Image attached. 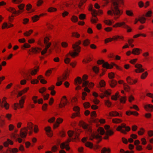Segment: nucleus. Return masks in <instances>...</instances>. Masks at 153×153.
<instances>
[{"label": "nucleus", "mask_w": 153, "mask_h": 153, "mask_svg": "<svg viewBox=\"0 0 153 153\" xmlns=\"http://www.w3.org/2000/svg\"><path fill=\"white\" fill-rule=\"evenodd\" d=\"M112 5L111 10L107 11V14L112 16H114V19L116 20L123 13V11L119 8V4H123V1L122 0H112Z\"/></svg>", "instance_id": "obj_1"}, {"label": "nucleus", "mask_w": 153, "mask_h": 153, "mask_svg": "<svg viewBox=\"0 0 153 153\" xmlns=\"http://www.w3.org/2000/svg\"><path fill=\"white\" fill-rule=\"evenodd\" d=\"M27 131L28 129L27 128L24 127L21 129L20 131V135L13 133L11 134V136L16 140L18 141L19 143H21L22 141V140L19 137L20 136L22 138L26 137L27 134Z\"/></svg>", "instance_id": "obj_2"}, {"label": "nucleus", "mask_w": 153, "mask_h": 153, "mask_svg": "<svg viewBox=\"0 0 153 153\" xmlns=\"http://www.w3.org/2000/svg\"><path fill=\"white\" fill-rule=\"evenodd\" d=\"M81 42L79 40L76 42L75 44L72 45V48L73 51L69 52V54L72 57L74 58L76 56L78 55L80 51L81 47L79 46L81 44Z\"/></svg>", "instance_id": "obj_3"}, {"label": "nucleus", "mask_w": 153, "mask_h": 153, "mask_svg": "<svg viewBox=\"0 0 153 153\" xmlns=\"http://www.w3.org/2000/svg\"><path fill=\"white\" fill-rule=\"evenodd\" d=\"M97 64H103L102 67L104 68L107 69L111 68L113 66H115L116 68L120 70H121V69L117 65L114 63H112L111 65H110L107 62H105L103 60H99L97 61Z\"/></svg>", "instance_id": "obj_4"}, {"label": "nucleus", "mask_w": 153, "mask_h": 153, "mask_svg": "<svg viewBox=\"0 0 153 153\" xmlns=\"http://www.w3.org/2000/svg\"><path fill=\"white\" fill-rule=\"evenodd\" d=\"M25 4H21L18 6V8L20 10H21V11H20L19 10L16 11L14 8L12 7L9 8L8 9V10L10 12H11L12 13L15 14H19L20 12H22V11L23 10L24 8L25 7Z\"/></svg>", "instance_id": "obj_5"}, {"label": "nucleus", "mask_w": 153, "mask_h": 153, "mask_svg": "<svg viewBox=\"0 0 153 153\" xmlns=\"http://www.w3.org/2000/svg\"><path fill=\"white\" fill-rule=\"evenodd\" d=\"M122 128H125L126 130L127 131H129L130 129V128L129 126H126V125L124 124H122L121 126H119L117 128V130L119 131H121V132L124 134H126V132L124 130L122 129Z\"/></svg>", "instance_id": "obj_6"}, {"label": "nucleus", "mask_w": 153, "mask_h": 153, "mask_svg": "<svg viewBox=\"0 0 153 153\" xmlns=\"http://www.w3.org/2000/svg\"><path fill=\"white\" fill-rule=\"evenodd\" d=\"M49 39V38L48 37H45L44 39V42L46 45V47L44 50L41 52L42 55H44L46 53L48 49L49 48L51 44L50 42H48Z\"/></svg>", "instance_id": "obj_7"}, {"label": "nucleus", "mask_w": 153, "mask_h": 153, "mask_svg": "<svg viewBox=\"0 0 153 153\" xmlns=\"http://www.w3.org/2000/svg\"><path fill=\"white\" fill-rule=\"evenodd\" d=\"M25 97H22L21 98V99L19 101V103H15L14 104V108L15 110H16L17 108L19 107L22 108L23 107V104L24 102V100Z\"/></svg>", "instance_id": "obj_8"}, {"label": "nucleus", "mask_w": 153, "mask_h": 153, "mask_svg": "<svg viewBox=\"0 0 153 153\" xmlns=\"http://www.w3.org/2000/svg\"><path fill=\"white\" fill-rule=\"evenodd\" d=\"M116 25H118L117 26L118 27L122 26L123 27L127 29V32H130L131 31V28L129 26L126 25L124 22L117 23L115 25H114L113 27H115Z\"/></svg>", "instance_id": "obj_9"}, {"label": "nucleus", "mask_w": 153, "mask_h": 153, "mask_svg": "<svg viewBox=\"0 0 153 153\" xmlns=\"http://www.w3.org/2000/svg\"><path fill=\"white\" fill-rule=\"evenodd\" d=\"M68 134L69 136L70 137H71L72 136H74V137H73V139H76L78 138V137L79 135V134L77 132H74L72 131H70L68 132Z\"/></svg>", "instance_id": "obj_10"}, {"label": "nucleus", "mask_w": 153, "mask_h": 153, "mask_svg": "<svg viewBox=\"0 0 153 153\" xmlns=\"http://www.w3.org/2000/svg\"><path fill=\"white\" fill-rule=\"evenodd\" d=\"M135 67L137 68L135 70V71L137 73L142 72L144 71V69L142 68V65L140 64H137L135 65Z\"/></svg>", "instance_id": "obj_11"}, {"label": "nucleus", "mask_w": 153, "mask_h": 153, "mask_svg": "<svg viewBox=\"0 0 153 153\" xmlns=\"http://www.w3.org/2000/svg\"><path fill=\"white\" fill-rule=\"evenodd\" d=\"M81 125L84 129H86L89 131H91L90 127L88 124L85 123L84 122H81Z\"/></svg>", "instance_id": "obj_12"}, {"label": "nucleus", "mask_w": 153, "mask_h": 153, "mask_svg": "<svg viewBox=\"0 0 153 153\" xmlns=\"http://www.w3.org/2000/svg\"><path fill=\"white\" fill-rule=\"evenodd\" d=\"M144 108L147 111H153V105L151 104H148L145 105Z\"/></svg>", "instance_id": "obj_13"}, {"label": "nucleus", "mask_w": 153, "mask_h": 153, "mask_svg": "<svg viewBox=\"0 0 153 153\" xmlns=\"http://www.w3.org/2000/svg\"><path fill=\"white\" fill-rule=\"evenodd\" d=\"M94 138H95L97 139H100V140H101L102 137L98 134H92L91 135L90 139L92 140Z\"/></svg>", "instance_id": "obj_14"}, {"label": "nucleus", "mask_w": 153, "mask_h": 153, "mask_svg": "<svg viewBox=\"0 0 153 153\" xmlns=\"http://www.w3.org/2000/svg\"><path fill=\"white\" fill-rule=\"evenodd\" d=\"M63 121V120L60 118H58L56 122L53 124L54 128H56L59 126V124L61 123Z\"/></svg>", "instance_id": "obj_15"}, {"label": "nucleus", "mask_w": 153, "mask_h": 153, "mask_svg": "<svg viewBox=\"0 0 153 153\" xmlns=\"http://www.w3.org/2000/svg\"><path fill=\"white\" fill-rule=\"evenodd\" d=\"M45 130L46 132H47V135L50 137H51L53 135V133L51 132V130L50 127L48 126L45 128Z\"/></svg>", "instance_id": "obj_16"}, {"label": "nucleus", "mask_w": 153, "mask_h": 153, "mask_svg": "<svg viewBox=\"0 0 153 153\" xmlns=\"http://www.w3.org/2000/svg\"><path fill=\"white\" fill-rule=\"evenodd\" d=\"M91 14L93 16L96 17V19L91 18V22L93 23H95L98 21V19L96 17V15H97L98 13L97 12V13H94L92 12Z\"/></svg>", "instance_id": "obj_17"}, {"label": "nucleus", "mask_w": 153, "mask_h": 153, "mask_svg": "<svg viewBox=\"0 0 153 153\" xmlns=\"http://www.w3.org/2000/svg\"><path fill=\"white\" fill-rule=\"evenodd\" d=\"M142 50L138 48H134L132 50V53L135 55H138L140 53Z\"/></svg>", "instance_id": "obj_18"}, {"label": "nucleus", "mask_w": 153, "mask_h": 153, "mask_svg": "<svg viewBox=\"0 0 153 153\" xmlns=\"http://www.w3.org/2000/svg\"><path fill=\"white\" fill-rule=\"evenodd\" d=\"M109 115L111 116L115 117L117 116H121V114H119L118 112L114 111H112L109 113Z\"/></svg>", "instance_id": "obj_19"}, {"label": "nucleus", "mask_w": 153, "mask_h": 153, "mask_svg": "<svg viewBox=\"0 0 153 153\" xmlns=\"http://www.w3.org/2000/svg\"><path fill=\"white\" fill-rule=\"evenodd\" d=\"M83 80L79 77H77L76 79H75V84L77 85L78 84H80L82 83Z\"/></svg>", "instance_id": "obj_20"}, {"label": "nucleus", "mask_w": 153, "mask_h": 153, "mask_svg": "<svg viewBox=\"0 0 153 153\" xmlns=\"http://www.w3.org/2000/svg\"><path fill=\"white\" fill-rule=\"evenodd\" d=\"M41 49L40 48H32L31 50H29V51L32 52L33 53H36L39 52L41 51Z\"/></svg>", "instance_id": "obj_21"}, {"label": "nucleus", "mask_w": 153, "mask_h": 153, "mask_svg": "<svg viewBox=\"0 0 153 153\" xmlns=\"http://www.w3.org/2000/svg\"><path fill=\"white\" fill-rule=\"evenodd\" d=\"M33 124L30 122L28 123H27V127L28 129L30 130H31L29 133V135H30L32 132V130L33 129Z\"/></svg>", "instance_id": "obj_22"}, {"label": "nucleus", "mask_w": 153, "mask_h": 153, "mask_svg": "<svg viewBox=\"0 0 153 153\" xmlns=\"http://www.w3.org/2000/svg\"><path fill=\"white\" fill-rule=\"evenodd\" d=\"M110 85L111 87H114L117 84V82L114 79H112L109 82Z\"/></svg>", "instance_id": "obj_23"}, {"label": "nucleus", "mask_w": 153, "mask_h": 153, "mask_svg": "<svg viewBox=\"0 0 153 153\" xmlns=\"http://www.w3.org/2000/svg\"><path fill=\"white\" fill-rule=\"evenodd\" d=\"M60 148L62 149H63L65 148L66 150H68L70 149V147L68 146L65 143H62L60 146Z\"/></svg>", "instance_id": "obj_24"}, {"label": "nucleus", "mask_w": 153, "mask_h": 153, "mask_svg": "<svg viewBox=\"0 0 153 153\" xmlns=\"http://www.w3.org/2000/svg\"><path fill=\"white\" fill-rule=\"evenodd\" d=\"M97 130L99 133L101 135H103L105 133L104 129L102 128H99Z\"/></svg>", "instance_id": "obj_25"}, {"label": "nucleus", "mask_w": 153, "mask_h": 153, "mask_svg": "<svg viewBox=\"0 0 153 153\" xmlns=\"http://www.w3.org/2000/svg\"><path fill=\"white\" fill-rule=\"evenodd\" d=\"M13 25L11 24H10L9 25H8L7 23L5 22L2 25V28L3 29L5 27L9 28L10 27H13Z\"/></svg>", "instance_id": "obj_26"}, {"label": "nucleus", "mask_w": 153, "mask_h": 153, "mask_svg": "<svg viewBox=\"0 0 153 153\" xmlns=\"http://www.w3.org/2000/svg\"><path fill=\"white\" fill-rule=\"evenodd\" d=\"M28 88H26L22 91H19L18 93V95L17 96V97H19V96H22L23 94L26 93L27 90H28Z\"/></svg>", "instance_id": "obj_27"}, {"label": "nucleus", "mask_w": 153, "mask_h": 153, "mask_svg": "<svg viewBox=\"0 0 153 153\" xmlns=\"http://www.w3.org/2000/svg\"><path fill=\"white\" fill-rule=\"evenodd\" d=\"M8 144L12 145L13 144V142L10 140L8 139L7 140V142H6L4 143V146L5 147H7L8 145Z\"/></svg>", "instance_id": "obj_28"}, {"label": "nucleus", "mask_w": 153, "mask_h": 153, "mask_svg": "<svg viewBox=\"0 0 153 153\" xmlns=\"http://www.w3.org/2000/svg\"><path fill=\"white\" fill-rule=\"evenodd\" d=\"M126 114L127 115H130L131 114H133L134 115H138V114L136 111H128L126 112Z\"/></svg>", "instance_id": "obj_29"}, {"label": "nucleus", "mask_w": 153, "mask_h": 153, "mask_svg": "<svg viewBox=\"0 0 153 153\" xmlns=\"http://www.w3.org/2000/svg\"><path fill=\"white\" fill-rule=\"evenodd\" d=\"M43 77L41 75H40L38 76V79L40 80L41 83L43 84L46 83L47 82V81L42 79Z\"/></svg>", "instance_id": "obj_30"}, {"label": "nucleus", "mask_w": 153, "mask_h": 153, "mask_svg": "<svg viewBox=\"0 0 153 153\" xmlns=\"http://www.w3.org/2000/svg\"><path fill=\"white\" fill-rule=\"evenodd\" d=\"M118 94V92H117L115 95H113L112 96L111 99L113 100H117V98L119 97Z\"/></svg>", "instance_id": "obj_31"}, {"label": "nucleus", "mask_w": 153, "mask_h": 153, "mask_svg": "<svg viewBox=\"0 0 153 153\" xmlns=\"http://www.w3.org/2000/svg\"><path fill=\"white\" fill-rule=\"evenodd\" d=\"M39 16L38 15H35L32 17V20L33 22H35L39 20Z\"/></svg>", "instance_id": "obj_32"}, {"label": "nucleus", "mask_w": 153, "mask_h": 153, "mask_svg": "<svg viewBox=\"0 0 153 153\" xmlns=\"http://www.w3.org/2000/svg\"><path fill=\"white\" fill-rule=\"evenodd\" d=\"M90 43L89 40L88 39H86L83 41V45L84 46H87L89 45Z\"/></svg>", "instance_id": "obj_33"}, {"label": "nucleus", "mask_w": 153, "mask_h": 153, "mask_svg": "<svg viewBox=\"0 0 153 153\" xmlns=\"http://www.w3.org/2000/svg\"><path fill=\"white\" fill-rule=\"evenodd\" d=\"M146 20V19L145 17H141L139 18L138 21H139L142 23H144L145 22Z\"/></svg>", "instance_id": "obj_34"}, {"label": "nucleus", "mask_w": 153, "mask_h": 153, "mask_svg": "<svg viewBox=\"0 0 153 153\" xmlns=\"http://www.w3.org/2000/svg\"><path fill=\"white\" fill-rule=\"evenodd\" d=\"M86 0H81L80 1L79 4L78 5V7L80 9L81 8V6L83 5L84 3L86 2Z\"/></svg>", "instance_id": "obj_35"}, {"label": "nucleus", "mask_w": 153, "mask_h": 153, "mask_svg": "<svg viewBox=\"0 0 153 153\" xmlns=\"http://www.w3.org/2000/svg\"><path fill=\"white\" fill-rule=\"evenodd\" d=\"M85 144L86 146L90 148H92L93 147V144L89 142H86Z\"/></svg>", "instance_id": "obj_36"}, {"label": "nucleus", "mask_w": 153, "mask_h": 153, "mask_svg": "<svg viewBox=\"0 0 153 153\" xmlns=\"http://www.w3.org/2000/svg\"><path fill=\"white\" fill-rule=\"evenodd\" d=\"M133 79H132L130 76H128L126 78V81L128 83L130 84H132Z\"/></svg>", "instance_id": "obj_37"}, {"label": "nucleus", "mask_w": 153, "mask_h": 153, "mask_svg": "<svg viewBox=\"0 0 153 153\" xmlns=\"http://www.w3.org/2000/svg\"><path fill=\"white\" fill-rule=\"evenodd\" d=\"M114 133V132L111 130H108L106 131V134L109 136H111L113 135Z\"/></svg>", "instance_id": "obj_38"}, {"label": "nucleus", "mask_w": 153, "mask_h": 153, "mask_svg": "<svg viewBox=\"0 0 153 153\" xmlns=\"http://www.w3.org/2000/svg\"><path fill=\"white\" fill-rule=\"evenodd\" d=\"M1 106L2 107H4L7 109H8L9 107V105L6 102H5L4 105L3 104L1 105Z\"/></svg>", "instance_id": "obj_39"}, {"label": "nucleus", "mask_w": 153, "mask_h": 153, "mask_svg": "<svg viewBox=\"0 0 153 153\" xmlns=\"http://www.w3.org/2000/svg\"><path fill=\"white\" fill-rule=\"evenodd\" d=\"M110 150L109 149H107L104 148H103L101 151L102 153H108L110 152Z\"/></svg>", "instance_id": "obj_40"}, {"label": "nucleus", "mask_w": 153, "mask_h": 153, "mask_svg": "<svg viewBox=\"0 0 153 153\" xmlns=\"http://www.w3.org/2000/svg\"><path fill=\"white\" fill-rule=\"evenodd\" d=\"M71 20L73 22H76L78 21V18L77 16H73L72 17Z\"/></svg>", "instance_id": "obj_41"}, {"label": "nucleus", "mask_w": 153, "mask_h": 153, "mask_svg": "<svg viewBox=\"0 0 153 153\" xmlns=\"http://www.w3.org/2000/svg\"><path fill=\"white\" fill-rule=\"evenodd\" d=\"M39 68V67H37V69H35L33 70L32 71H31V74L32 75H34L35 74H36V72L38 71Z\"/></svg>", "instance_id": "obj_42"}, {"label": "nucleus", "mask_w": 153, "mask_h": 153, "mask_svg": "<svg viewBox=\"0 0 153 153\" xmlns=\"http://www.w3.org/2000/svg\"><path fill=\"white\" fill-rule=\"evenodd\" d=\"M104 22L106 24L109 25H111L112 24V22L110 20H105Z\"/></svg>", "instance_id": "obj_43"}, {"label": "nucleus", "mask_w": 153, "mask_h": 153, "mask_svg": "<svg viewBox=\"0 0 153 153\" xmlns=\"http://www.w3.org/2000/svg\"><path fill=\"white\" fill-rule=\"evenodd\" d=\"M111 91L110 90H106L104 92V94L105 96H109L111 94Z\"/></svg>", "instance_id": "obj_44"}, {"label": "nucleus", "mask_w": 153, "mask_h": 153, "mask_svg": "<svg viewBox=\"0 0 153 153\" xmlns=\"http://www.w3.org/2000/svg\"><path fill=\"white\" fill-rule=\"evenodd\" d=\"M113 122L114 123H118L121 122V120L118 119H113Z\"/></svg>", "instance_id": "obj_45"}, {"label": "nucleus", "mask_w": 153, "mask_h": 153, "mask_svg": "<svg viewBox=\"0 0 153 153\" xmlns=\"http://www.w3.org/2000/svg\"><path fill=\"white\" fill-rule=\"evenodd\" d=\"M83 83H82V87H86L87 85H88L89 82L85 80H83Z\"/></svg>", "instance_id": "obj_46"}, {"label": "nucleus", "mask_w": 153, "mask_h": 153, "mask_svg": "<svg viewBox=\"0 0 153 153\" xmlns=\"http://www.w3.org/2000/svg\"><path fill=\"white\" fill-rule=\"evenodd\" d=\"M33 32V30H30L28 32H26L24 33V34L26 36H29Z\"/></svg>", "instance_id": "obj_47"}, {"label": "nucleus", "mask_w": 153, "mask_h": 153, "mask_svg": "<svg viewBox=\"0 0 153 153\" xmlns=\"http://www.w3.org/2000/svg\"><path fill=\"white\" fill-rule=\"evenodd\" d=\"M93 71L96 73H97L99 71V68L96 66H94L92 68Z\"/></svg>", "instance_id": "obj_48"}, {"label": "nucleus", "mask_w": 153, "mask_h": 153, "mask_svg": "<svg viewBox=\"0 0 153 153\" xmlns=\"http://www.w3.org/2000/svg\"><path fill=\"white\" fill-rule=\"evenodd\" d=\"M85 15L83 14H81L79 15V18L81 20H83L85 19Z\"/></svg>", "instance_id": "obj_49"}, {"label": "nucleus", "mask_w": 153, "mask_h": 153, "mask_svg": "<svg viewBox=\"0 0 153 153\" xmlns=\"http://www.w3.org/2000/svg\"><path fill=\"white\" fill-rule=\"evenodd\" d=\"M123 38V36H114L113 38H112V40H116L117 39H122Z\"/></svg>", "instance_id": "obj_50"}, {"label": "nucleus", "mask_w": 153, "mask_h": 153, "mask_svg": "<svg viewBox=\"0 0 153 153\" xmlns=\"http://www.w3.org/2000/svg\"><path fill=\"white\" fill-rule=\"evenodd\" d=\"M126 13L127 15L130 16H132L133 15V13L129 10H126Z\"/></svg>", "instance_id": "obj_51"}, {"label": "nucleus", "mask_w": 153, "mask_h": 153, "mask_svg": "<svg viewBox=\"0 0 153 153\" xmlns=\"http://www.w3.org/2000/svg\"><path fill=\"white\" fill-rule=\"evenodd\" d=\"M72 36L78 38L80 36V35L77 32H73L72 33Z\"/></svg>", "instance_id": "obj_52"}, {"label": "nucleus", "mask_w": 153, "mask_h": 153, "mask_svg": "<svg viewBox=\"0 0 153 153\" xmlns=\"http://www.w3.org/2000/svg\"><path fill=\"white\" fill-rule=\"evenodd\" d=\"M120 101L121 102L123 103H125L126 102V97H123L120 99Z\"/></svg>", "instance_id": "obj_53"}, {"label": "nucleus", "mask_w": 153, "mask_h": 153, "mask_svg": "<svg viewBox=\"0 0 153 153\" xmlns=\"http://www.w3.org/2000/svg\"><path fill=\"white\" fill-rule=\"evenodd\" d=\"M124 85L125 90L126 91H128L130 89V88L129 86L125 83L124 84Z\"/></svg>", "instance_id": "obj_54"}, {"label": "nucleus", "mask_w": 153, "mask_h": 153, "mask_svg": "<svg viewBox=\"0 0 153 153\" xmlns=\"http://www.w3.org/2000/svg\"><path fill=\"white\" fill-rule=\"evenodd\" d=\"M30 45L28 44L27 43H25L22 46V48H30Z\"/></svg>", "instance_id": "obj_55"}, {"label": "nucleus", "mask_w": 153, "mask_h": 153, "mask_svg": "<svg viewBox=\"0 0 153 153\" xmlns=\"http://www.w3.org/2000/svg\"><path fill=\"white\" fill-rule=\"evenodd\" d=\"M144 131V129L143 128H140V130L138 131V134L139 135H142L143 134Z\"/></svg>", "instance_id": "obj_56"}, {"label": "nucleus", "mask_w": 153, "mask_h": 153, "mask_svg": "<svg viewBox=\"0 0 153 153\" xmlns=\"http://www.w3.org/2000/svg\"><path fill=\"white\" fill-rule=\"evenodd\" d=\"M84 106L85 108H87L90 106V103L88 102H86L84 103Z\"/></svg>", "instance_id": "obj_57"}, {"label": "nucleus", "mask_w": 153, "mask_h": 153, "mask_svg": "<svg viewBox=\"0 0 153 153\" xmlns=\"http://www.w3.org/2000/svg\"><path fill=\"white\" fill-rule=\"evenodd\" d=\"M12 115L10 114H6L5 117L8 120H10Z\"/></svg>", "instance_id": "obj_58"}, {"label": "nucleus", "mask_w": 153, "mask_h": 153, "mask_svg": "<svg viewBox=\"0 0 153 153\" xmlns=\"http://www.w3.org/2000/svg\"><path fill=\"white\" fill-rule=\"evenodd\" d=\"M56 10V8L53 7H50L48 9V11L52 12Z\"/></svg>", "instance_id": "obj_59"}, {"label": "nucleus", "mask_w": 153, "mask_h": 153, "mask_svg": "<svg viewBox=\"0 0 153 153\" xmlns=\"http://www.w3.org/2000/svg\"><path fill=\"white\" fill-rule=\"evenodd\" d=\"M58 82L56 83V85L57 86L60 85L62 83V81L60 80L59 78H58Z\"/></svg>", "instance_id": "obj_60"}, {"label": "nucleus", "mask_w": 153, "mask_h": 153, "mask_svg": "<svg viewBox=\"0 0 153 153\" xmlns=\"http://www.w3.org/2000/svg\"><path fill=\"white\" fill-rule=\"evenodd\" d=\"M148 74L147 73V72H145L144 73H143L142 74L141 76V78L142 79H144L145 78V77L147 76Z\"/></svg>", "instance_id": "obj_61"}, {"label": "nucleus", "mask_w": 153, "mask_h": 153, "mask_svg": "<svg viewBox=\"0 0 153 153\" xmlns=\"http://www.w3.org/2000/svg\"><path fill=\"white\" fill-rule=\"evenodd\" d=\"M152 13V12L151 11H149L146 13V16L147 17H150L151 16V14Z\"/></svg>", "instance_id": "obj_62"}, {"label": "nucleus", "mask_w": 153, "mask_h": 153, "mask_svg": "<svg viewBox=\"0 0 153 153\" xmlns=\"http://www.w3.org/2000/svg\"><path fill=\"white\" fill-rule=\"evenodd\" d=\"M100 84L101 87H104L105 85V82L103 80H101L100 82Z\"/></svg>", "instance_id": "obj_63"}, {"label": "nucleus", "mask_w": 153, "mask_h": 153, "mask_svg": "<svg viewBox=\"0 0 153 153\" xmlns=\"http://www.w3.org/2000/svg\"><path fill=\"white\" fill-rule=\"evenodd\" d=\"M121 152L122 153H134V152L133 151H126V152H124V151L122 149L120 150Z\"/></svg>", "instance_id": "obj_64"}]
</instances>
